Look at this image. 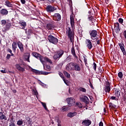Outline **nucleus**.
<instances>
[{"instance_id":"obj_1","label":"nucleus","mask_w":126,"mask_h":126,"mask_svg":"<svg viewBox=\"0 0 126 126\" xmlns=\"http://www.w3.org/2000/svg\"><path fill=\"white\" fill-rule=\"evenodd\" d=\"M64 54V51L63 50H60L55 52V55L53 56V58L55 61H59L61 58L63 57Z\"/></svg>"},{"instance_id":"obj_2","label":"nucleus","mask_w":126,"mask_h":126,"mask_svg":"<svg viewBox=\"0 0 126 126\" xmlns=\"http://www.w3.org/2000/svg\"><path fill=\"white\" fill-rule=\"evenodd\" d=\"M90 35L91 36V39L92 40H97V37L98 35V32L96 30H91L89 32Z\"/></svg>"},{"instance_id":"obj_3","label":"nucleus","mask_w":126,"mask_h":126,"mask_svg":"<svg viewBox=\"0 0 126 126\" xmlns=\"http://www.w3.org/2000/svg\"><path fill=\"white\" fill-rule=\"evenodd\" d=\"M66 34H67L71 42H72L73 41V38L74 37V31H71L70 28H68L66 32Z\"/></svg>"},{"instance_id":"obj_4","label":"nucleus","mask_w":126,"mask_h":126,"mask_svg":"<svg viewBox=\"0 0 126 126\" xmlns=\"http://www.w3.org/2000/svg\"><path fill=\"white\" fill-rule=\"evenodd\" d=\"M48 40L50 42V43H52V44H54V45H57L59 42V40L56 37H54V36L52 35H50L48 36Z\"/></svg>"},{"instance_id":"obj_5","label":"nucleus","mask_w":126,"mask_h":126,"mask_svg":"<svg viewBox=\"0 0 126 126\" xmlns=\"http://www.w3.org/2000/svg\"><path fill=\"white\" fill-rule=\"evenodd\" d=\"M75 18V15L73 14V12H72V14L70 15V24L72 29L75 28V22H74V18Z\"/></svg>"},{"instance_id":"obj_6","label":"nucleus","mask_w":126,"mask_h":126,"mask_svg":"<svg viewBox=\"0 0 126 126\" xmlns=\"http://www.w3.org/2000/svg\"><path fill=\"white\" fill-rule=\"evenodd\" d=\"M111 83L109 81H107L105 87L103 88V90L106 93H110L111 91Z\"/></svg>"},{"instance_id":"obj_7","label":"nucleus","mask_w":126,"mask_h":126,"mask_svg":"<svg viewBox=\"0 0 126 126\" xmlns=\"http://www.w3.org/2000/svg\"><path fill=\"white\" fill-rule=\"evenodd\" d=\"M31 71L33 72V73H35V74H43V75H48L49 74V73L47 72L40 71L33 68L31 69Z\"/></svg>"},{"instance_id":"obj_8","label":"nucleus","mask_w":126,"mask_h":126,"mask_svg":"<svg viewBox=\"0 0 126 126\" xmlns=\"http://www.w3.org/2000/svg\"><path fill=\"white\" fill-rule=\"evenodd\" d=\"M75 65V63H70L67 65L66 69L69 71L70 70H74V66Z\"/></svg>"},{"instance_id":"obj_9","label":"nucleus","mask_w":126,"mask_h":126,"mask_svg":"<svg viewBox=\"0 0 126 126\" xmlns=\"http://www.w3.org/2000/svg\"><path fill=\"white\" fill-rule=\"evenodd\" d=\"M53 19L54 21H60L62 19V16L60 13H55L53 16Z\"/></svg>"},{"instance_id":"obj_10","label":"nucleus","mask_w":126,"mask_h":126,"mask_svg":"<svg viewBox=\"0 0 126 126\" xmlns=\"http://www.w3.org/2000/svg\"><path fill=\"white\" fill-rule=\"evenodd\" d=\"M16 68L20 72H24L25 71V68L23 67H21V64L17 63L15 65Z\"/></svg>"},{"instance_id":"obj_11","label":"nucleus","mask_w":126,"mask_h":126,"mask_svg":"<svg viewBox=\"0 0 126 126\" xmlns=\"http://www.w3.org/2000/svg\"><path fill=\"white\" fill-rule=\"evenodd\" d=\"M67 103L71 106H73L75 104V99L73 97H69L66 99Z\"/></svg>"},{"instance_id":"obj_12","label":"nucleus","mask_w":126,"mask_h":126,"mask_svg":"<svg viewBox=\"0 0 126 126\" xmlns=\"http://www.w3.org/2000/svg\"><path fill=\"white\" fill-rule=\"evenodd\" d=\"M120 50H121L124 56H126V49L125 48V44L123 43H118Z\"/></svg>"},{"instance_id":"obj_13","label":"nucleus","mask_w":126,"mask_h":126,"mask_svg":"<svg viewBox=\"0 0 126 126\" xmlns=\"http://www.w3.org/2000/svg\"><path fill=\"white\" fill-rule=\"evenodd\" d=\"M86 44L87 45V47L89 50H91L93 48V45L92 44V42L90 39H86Z\"/></svg>"},{"instance_id":"obj_14","label":"nucleus","mask_w":126,"mask_h":126,"mask_svg":"<svg viewBox=\"0 0 126 126\" xmlns=\"http://www.w3.org/2000/svg\"><path fill=\"white\" fill-rule=\"evenodd\" d=\"M56 9V7L52 6L51 5H48L46 7V11L47 12H54Z\"/></svg>"},{"instance_id":"obj_15","label":"nucleus","mask_w":126,"mask_h":126,"mask_svg":"<svg viewBox=\"0 0 126 126\" xmlns=\"http://www.w3.org/2000/svg\"><path fill=\"white\" fill-rule=\"evenodd\" d=\"M92 122L90 120H83L82 122L83 126H89L91 125Z\"/></svg>"},{"instance_id":"obj_16","label":"nucleus","mask_w":126,"mask_h":126,"mask_svg":"<svg viewBox=\"0 0 126 126\" xmlns=\"http://www.w3.org/2000/svg\"><path fill=\"white\" fill-rule=\"evenodd\" d=\"M81 100L82 102H84L86 104L89 103V98L85 95H83L81 97Z\"/></svg>"},{"instance_id":"obj_17","label":"nucleus","mask_w":126,"mask_h":126,"mask_svg":"<svg viewBox=\"0 0 126 126\" xmlns=\"http://www.w3.org/2000/svg\"><path fill=\"white\" fill-rule=\"evenodd\" d=\"M114 95L117 98H119L120 96H121V90L119 88L115 89Z\"/></svg>"},{"instance_id":"obj_18","label":"nucleus","mask_w":126,"mask_h":126,"mask_svg":"<svg viewBox=\"0 0 126 126\" xmlns=\"http://www.w3.org/2000/svg\"><path fill=\"white\" fill-rule=\"evenodd\" d=\"M76 115H77L76 112H69L67 114V117H68V118H73V117H75Z\"/></svg>"},{"instance_id":"obj_19","label":"nucleus","mask_w":126,"mask_h":126,"mask_svg":"<svg viewBox=\"0 0 126 126\" xmlns=\"http://www.w3.org/2000/svg\"><path fill=\"white\" fill-rule=\"evenodd\" d=\"M18 46L19 48L20 49L21 52L22 53H23V52H24V47H23V44H22V43H21L20 42H18Z\"/></svg>"},{"instance_id":"obj_20","label":"nucleus","mask_w":126,"mask_h":126,"mask_svg":"<svg viewBox=\"0 0 126 126\" xmlns=\"http://www.w3.org/2000/svg\"><path fill=\"white\" fill-rule=\"evenodd\" d=\"M0 13L1 15H7L8 14V11L5 9H2L0 10Z\"/></svg>"},{"instance_id":"obj_21","label":"nucleus","mask_w":126,"mask_h":126,"mask_svg":"<svg viewBox=\"0 0 126 126\" xmlns=\"http://www.w3.org/2000/svg\"><path fill=\"white\" fill-rule=\"evenodd\" d=\"M46 57H44L43 56L40 55V57H39L38 60H40L42 64H45V63H46Z\"/></svg>"},{"instance_id":"obj_22","label":"nucleus","mask_w":126,"mask_h":126,"mask_svg":"<svg viewBox=\"0 0 126 126\" xmlns=\"http://www.w3.org/2000/svg\"><path fill=\"white\" fill-rule=\"evenodd\" d=\"M0 120H4V121H7V117L3 114V113L0 112Z\"/></svg>"},{"instance_id":"obj_23","label":"nucleus","mask_w":126,"mask_h":126,"mask_svg":"<svg viewBox=\"0 0 126 126\" xmlns=\"http://www.w3.org/2000/svg\"><path fill=\"white\" fill-rule=\"evenodd\" d=\"M74 70H76V71H80L81 70V68L78 64L75 63Z\"/></svg>"},{"instance_id":"obj_24","label":"nucleus","mask_w":126,"mask_h":126,"mask_svg":"<svg viewBox=\"0 0 126 126\" xmlns=\"http://www.w3.org/2000/svg\"><path fill=\"white\" fill-rule=\"evenodd\" d=\"M19 24H20V25H21V26H22V29H25V27H26V26H27V25L26 24V22H24V21H20L19 22Z\"/></svg>"},{"instance_id":"obj_25","label":"nucleus","mask_w":126,"mask_h":126,"mask_svg":"<svg viewBox=\"0 0 126 126\" xmlns=\"http://www.w3.org/2000/svg\"><path fill=\"white\" fill-rule=\"evenodd\" d=\"M4 5L7 6V7H12V4H11V2L8 1V0L5 1Z\"/></svg>"},{"instance_id":"obj_26","label":"nucleus","mask_w":126,"mask_h":126,"mask_svg":"<svg viewBox=\"0 0 126 126\" xmlns=\"http://www.w3.org/2000/svg\"><path fill=\"white\" fill-rule=\"evenodd\" d=\"M55 28V26L51 24H47L46 25V28L48 30H52L53 28Z\"/></svg>"},{"instance_id":"obj_27","label":"nucleus","mask_w":126,"mask_h":126,"mask_svg":"<svg viewBox=\"0 0 126 126\" xmlns=\"http://www.w3.org/2000/svg\"><path fill=\"white\" fill-rule=\"evenodd\" d=\"M32 56H33V57H34L35 58H36V59H40V57H41V54H38L37 52H32Z\"/></svg>"},{"instance_id":"obj_28","label":"nucleus","mask_w":126,"mask_h":126,"mask_svg":"<svg viewBox=\"0 0 126 126\" xmlns=\"http://www.w3.org/2000/svg\"><path fill=\"white\" fill-rule=\"evenodd\" d=\"M30 58V54L26 53L25 54V59H26V60L27 61V62L30 63V60H29Z\"/></svg>"},{"instance_id":"obj_29","label":"nucleus","mask_w":126,"mask_h":126,"mask_svg":"<svg viewBox=\"0 0 126 126\" xmlns=\"http://www.w3.org/2000/svg\"><path fill=\"white\" fill-rule=\"evenodd\" d=\"M109 106L110 110H114V109H116V105L113 104L112 102H109Z\"/></svg>"},{"instance_id":"obj_30","label":"nucleus","mask_w":126,"mask_h":126,"mask_svg":"<svg viewBox=\"0 0 126 126\" xmlns=\"http://www.w3.org/2000/svg\"><path fill=\"white\" fill-rule=\"evenodd\" d=\"M71 53L72 55H73V57L75 58V59H77V56H76V54L75 53V50L74 49V47H73L71 48Z\"/></svg>"},{"instance_id":"obj_31","label":"nucleus","mask_w":126,"mask_h":126,"mask_svg":"<svg viewBox=\"0 0 126 126\" xmlns=\"http://www.w3.org/2000/svg\"><path fill=\"white\" fill-rule=\"evenodd\" d=\"M16 49H17V44H16V42H14L12 43V50L14 52H15Z\"/></svg>"},{"instance_id":"obj_32","label":"nucleus","mask_w":126,"mask_h":126,"mask_svg":"<svg viewBox=\"0 0 126 126\" xmlns=\"http://www.w3.org/2000/svg\"><path fill=\"white\" fill-rule=\"evenodd\" d=\"M11 27V23H10V21H7L6 23V29L7 30H9V29Z\"/></svg>"},{"instance_id":"obj_33","label":"nucleus","mask_w":126,"mask_h":126,"mask_svg":"<svg viewBox=\"0 0 126 126\" xmlns=\"http://www.w3.org/2000/svg\"><path fill=\"white\" fill-rule=\"evenodd\" d=\"M43 68L47 71H50L51 70V66L49 65H46V66L43 65Z\"/></svg>"},{"instance_id":"obj_34","label":"nucleus","mask_w":126,"mask_h":126,"mask_svg":"<svg viewBox=\"0 0 126 126\" xmlns=\"http://www.w3.org/2000/svg\"><path fill=\"white\" fill-rule=\"evenodd\" d=\"M122 100L124 101V102H126V92L122 93Z\"/></svg>"},{"instance_id":"obj_35","label":"nucleus","mask_w":126,"mask_h":126,"mask_svg":"<svg viewBox=\"0 0 126 126\" xmlns=\"http://www.w3.org/2000/svg\"><path fill=\"white\" fill-rule=\"evenodd\" d=\"M45 63H50V64H52V63H53V62H52V60L47 57H46V58Z\"/></svg>"},{"instance_id":"obj_36","label":"nucleus","mask_w":126,"mask_h":126,"mask_svg":"<svg viewBox=\"0 0 126 126\" xmlns=\"http://www.w3.org/2000/svg\"><path fill=\"white\" fill-rule=\"evenodd\" d=\"M63 74L65 75V76L67 77V78H69L70 77V74L65 71L63 72Z\"/></svg>"},{"instance_id":"obj_37","label":"nucleus","mask_w":126,"mask_h":126,"mask_svg":"<svg viewBox=\"0 0 126 126\" xmlns=\"http://www.w3.org/2000/svg\"><path fill=\"white\" fill-rule=\"evenodd\" d=\"M17 126H22L23 125V121L19 120L17 122Z\"/></svg>"},{"instance_id":"obj_38","label":"nucleus","mask_w":126,"mask_h":126,"mask_svg":"<svg viewBox=\"0 0 126 126\" xmlns=\"http://www.w3.org/2000/svg\"><path fill=\"white\" fill-rule=\"evenodd\" d=\"M89 19L92 22V23H94V22L96 21V20L93 18V16H90L89 17Z\"/></svg>"},{"instance_id":"obj_39","label":"nucleus","mask_w":126,"mask_h":126,"mask_svg":"<svg viewBox=\"0 0 126 126\" xmlns=\"http://www.w3.org/2000/svg\"><path fill=\"white\" fill-rule=\"evenodd\" d=\"M76 105L79 108V109H82V108H83L82 104L80 102H77Z\"/></svg>"},{"instance_id":"obj_40","label":"nucleus","mask_w":126,"mask_h":126,"mask_svg":"<svg viewBox=\"0 0 126 126\" xmlns=\"http://www.w3.org/2000/svg\"><path fill=\"white\" fill-rule=\"evenodd\" d=\"M41 104L42 105L43 107L45 110H48V108H47V105H46V103L41 102Z\"/></svg>"},{"instance_id":"obj_41","label":"nucleus","mask_w":126,"mask_h":126,"mask_svg":"<svg viewBox=\"0 0 126 126\" xmlns=\"http://www.w3.org/2000/svg\"><path fill=\"white\" fill-rule=\"evenodd\" d=\"M93 67L94 69L95 70V71H96V68H97V64H96V63H95V62H94L93 64Z\"/></svg>"},{"instance_id":"obj_42","label":"nucleus","mask_w":126,"mask_h":126,"mask_svg":"<svg viewBox=\"0 0 126 126\" xmlns=\"http://www.w3.org/2000/svg\"><path fill=\"white\" fill-rule=\"evenodd\" d=\"M7 23V22H6L5 20H2L1 21V25H3V26L5 25V24H6Z\"/></svg>"},{"instance_id":"obj_43","label":"nucleus","mask_w":126,"mask_h":126,"mask_svg":"<svg viewBox=\"0 0 126 126\" xmlns=\"http://www.w3.org/2000/svg\"><path fill=\"white\" fill-rule=\"evenodd\" d=\"M114 28L115 31H116L117 32H120V31H121V29H120V27H114Z\"/></svg>"},{"instance_id":"obj_44","label":"nucleus","mask_w":126,"mask_h":126,"mask_svg":"<svg viewBox=\"0 0 126 126\" xmlns=\"http://www.w3.org/2000/svg\"><path fill=\"white\" fill-rule=\"evenodd\" d=\"M93 41H95V42H96L97 45H99V44H100V40H99V38L98 37H97L96 39H93Z\"/></svg>"},{"instance_id":"obj_45","label":"nucleus","mask_w":126,"mask_h":126,"mask_svg":"<svg viewBox=\"0 0 126 126\" xmlns=\"http://www.w3.org/2000/svg\"><path fill=\"white\" fill-rule=\"evenodd\" d=\"M123 72H119L118 73V77H119V78L122 79V78L123 77Z\"/></svg>"},{"instance_id":"obj_46","label":"nucleus","mask_w":126,"mask_h":126,"mask_svg":"<svg viewBox=\"0 0 126 126\" xmlns=\"http://www.w3.org/2000/svg\"><path fill=\"white\" fill-rule=\"evenodd\" d=\"M118 22H119V23L123 25V23H124V19H123L122 18H119L118 19Z\"/></svg>"},{"instance_id":"obj_47","label":"nucleus","mask_w":126,"mask_h":126,"mask_svg":"<svg viewBox=\"0 0 126 126\" xmlns=\"http://www.w3.org/2000/svg\"><path fill=\"white\" fill-rule=\"evenodd\" d=\"M114 27H120V23L118 22L115 23Z\"/></svg>"},{"instance_id":"obj_48","label":"nucleus","mask_w":126,"mask_h":126,"mask_svg":"<svg viewBox=\"0 0 126 126\" xmlns=\"http://www.w3.org/2000/svg\"><path fill=\"white\" fill-rule=\"evenodd\" d=\"M80 91H82V92H86V89L84 88H81L80 89Z\"/></svg>"},{"instance_id":"obj_49","label":"nucleus","mask_w":126,"mask_h":126,"mask_svg":"<svg viewBox=\"0 0 126 126\" xmlns=\"http://www.w3.org/2000/svg\"><path fill=\"white\" fill-rule=\"evenodd\" d=\"M67 110V108H66V107H65V106H63V107H62L63 112H65V111H66Z\"/></svg>"},{"instance_id":"obj_50","label":"nucleus","mask_w":126,"mask_h":126,"mask_svg":"<svg viewBox=\"0 0 126 126\" xmlns=\"http://www.w3.org/2000/svg\"><path fill=\"white\" fill-rule=\"evenodd\" d=\"M116 97H117V96H111L110 97V99L111 100H117V98Z\"/></svg>"},{"instance_id":"obj_51","label":"nucleus","mask_w":126,"mask_h":126,"mask_svg":"<svg viewBox=\"0 0 126 126\" xmlns=\"http://www.w3.org/2000/svg\"><path fill=\"white\" fill-rule=\"evenodd\" d=\"M55 0H48L50 3H54V2H55Z\"/></svg>"},{"instance_id":"obj_52","label":"nucleus","mask_w":126,"mask_h":126,"mask_svg":"<svg viewBox=\"0 0 126 126\" xmlns=\"http://www.w3.org/2000/svg\"><path fill=\"white\" fill-rule=\"evenodd\" d=\"M0 72H1L2 73H7L6 71H5V69L1 70Z\"/></svg>"},{"instance_id":"obj_53","label":"nucleus","mask_w":126,"mask_h":126,"mask_svg":"<svg viewBox=\"0 0 126 126\" xmlns=\"http://www.w3.org/2000/svg\"><path fill=\"white\" fill-rule=\"evenodd\" d=\"M7 73H8L9 74H11L14 73V72L11 71H8L7 72Z\"/></svg>"},{"instance_id":"obj_54","label":"nucleus","mask_w":126,"mask_h":126,"mask_svg":"<svg viewBox=\"0 0 126 126\" xmlns=\"http://www.w3.org/2000/svg\"><path fill=\"white\" fill-rule=\"evenodd\" d=\"M21 2H22V3L23 4H25V2H26V1H25V0H21Z\"/></svg>"},{"instance_id":"obj_55","label":"nucleus","mask_w":126,"mask_h":126,"mask_svg":"<svg viewBox=\"0 0 126 126\" xmlns=\"http://www.w3.org/2000/svg\"><path fill=\"white\" fill-rule=\"evenodd\" d=\"M58 126H62L61 125V121L59 120L58 121Z\"/></svg>"},{"instance_id":"obj_56","label":"nucleus","mask_w":126,"mask_h":126,"mask_svg":"<svg viewBox=\"0 0 126 126\" xmlns=\"http://www.w3.org/2000/svg\"><path fill=\"white\" fill-rule=\"evenodd\" d=\"M10 54H7V56H6V59H7L8 60H9V59L10 58Z\"/></svg>"},{"instance_id":"obj_57","label":"nucleus","mask_w":126,"mask_h":126,"mask_svg":"<svg viewBox=\"0 0 126 126\" xmlns=\"http://www.w3.org/2000/svg\"><path fill=\"white\" fill-rule=\"evenodd\" d=\"M99 126H104L103 124V122H100L99 124Z\"/></svg>"},{"instance_id":"obj_58","label":"nucleus","mask_w":126,"mask_h":126,"mask_svg":"<svg viewBox=\"0 0 126 126\" xmlns=\"http://www.w3.org/2000/svg\"><path fill=\"white\" fill-rule=\"evenodd\" d=\"M7 51L9 52V53H10V54L12 53V51L9 48L8 49Z\"/></svg>"},{"instance_id":"obj_59","label":"nucleus","mask_w":126,"mask_h":126,"mask_svg":"<svg viewBox=\"0 0 126 126\" xmlns=\"http://www.w3.org/2000/svg\"><path fill=\"white\" fill-rule=\"evenodd\" d=\"M59 75H60V76H61V77H63V74H62V72H60L59 73Z\"/></svg>"},{"instance_id":"obj_60","label":"nucleus","mask_w":126,"mask_h":126,"mask_svg":"<svg viewBox=\"0 0 126 126\" xmlns=\"http://www.w3.org/2000/svg\"><path fill=\"white\" fill-rule=\"evenodd\" d=\"M9 126H15V124L12 123V124H10Z\"/></svg>"},{"instance_id":"obj_61","label":"nucleus","mask_w":126,"mask_h":126,"mask_svg":"<svg viewBox=\"0 0 126 126\" xmlns=\"http://www.w3.org/2000/svg\"><path fill=\"white\" fill-rule=\"evenodd\" d=\"M12 92H13V93H16V90H13Z\"/></svg>"},{"instance_id":"obj_62","label":"nucleus","mask_w":126,"mask_h":126,"mask_svg":"<svg viewBox=\"0 0 126 126\" xmlns=\"http://www.w3.org/2000/svg\"><path fill=\"white\" fill-rule=\"evenodd\" d=\"M34 95H38V92L35 91L34 92Z\"/></svg>"},{"instance_id":"obj_63","label":"nucleus","mask_w":126,"mask_h":126,"mask_svg":"<svg viewBox=\"0 0 126 126\" xmlns=\"http://www.w3.org/2000/svg\"><path fill=\"white\" fill-rule=\"evenodd\" d=\"M108 126H113V125L111 124H108Z\"/></svg>"},{"instance_id":"obj_64","label":"nucleus","mask_w":126,"mask_h":126,"mask_svg":"<svg viewBox=\"0 0 126 126\" xmlns=\"http://www.w3.org/2000/svg\"><path fill=\"white\" fill-rule=\"evenodd\" d=\"M11 56H12V57H13V56H14V55L13 54V53H12V52H11Z\"/></svg>"}]
</instances>
